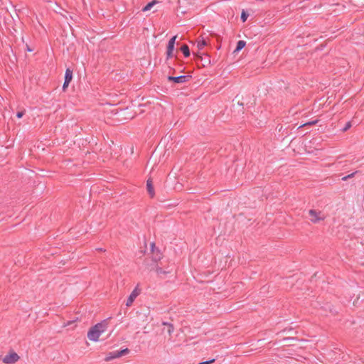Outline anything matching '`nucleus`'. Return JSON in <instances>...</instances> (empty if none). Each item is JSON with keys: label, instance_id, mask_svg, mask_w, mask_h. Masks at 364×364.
Wrapping results in <instances>:
<instances>
[{"label": "nucleus", "instance_id": "f257e3e1", "mask_svg": "<svg viewBox=\"0 0 364 364\" xmlns=\"http://www.w3.org/2000/svg\"><path fill=\"white\" fill-rule=\"evenodd\" d=\"M106 328L107 326L105 323H99L89 330L87 338L92 341L97 342L102 333L106 331Z\"/></svg>", "mask_w": 364, "mask_h": 364}, {"label": "nucleus", "instance_id": "f03ea898", "mask_svg": "<svg viewBox=\"0 0 364 364\" xmlns=\"http://www.w3.org/2000/svg\"><path fill=\"white\" fill-rule=\"evenodd\" d=\"M308 215L309 219L313 223H318L326 218L325 215L321 211L314 209H311L308 211Z\"/></svg>", "mask_w": 364, "mask_h": 364}, {"label": "nucleus", "instance_id": "7ed1b4c3", "mask_svg": "<svg viewBox=\"0 0 364 364\" xmlns=\"http://www.w3.org/2000/svg\"><path fill=\"white\" fill-rule=\"evenodd\" d=\"M20 360V356L14 350H10L3 357L2 362L4 364H15Z\"/></svg>", "mask_w": 364, "mask_h": 364}, {"label": "nucleus", "instance_id": "20e7f679", "mask_svg": "<svg viewBox=\"0 0 364 364\" xmlns=\"http://www.w3.org/2000/svg\"><path fill=\"white\" fill-rule=\"evenodd\" d=\"M140 290L136 287L130 294L126 301V306L129 307L132 305L135 299L139 295Z\"/></svg>", "mask_w": 364, "mask_h": 364}, {"label": "nucleus", "instance_id": "39448f33", "mask_svg": "<svg viewBox=\"0 0 364 364\" xmlns=\"http://www.w3.org/2000/svg\"><path fill=\"white\" fill-rule=\"evenodd\" d=\"M190 77H191L188 76V75H181V76H178V77L168 76V80L173 82L177 84H182V83H184V82L188 81Z\"/></svg>", "mask_w": 364, "mask_h": 364}, {"label": "nucleus", "instance_id": "423d86ee", "mask_svg": "<svg viewBox=\"0 0 364 364\" xmlns=\"http://www.w3.org/2000/svg\"><path fill=\"white\" fill-rule=\"evenodd\" d=\"M209 39L205 38L203 36H199L198 40L196 41L197 48L199 50H201L205 46L209 45Z\"/></svg>", "mask_w": 364, "mask_h": 364}, {"label": "nucleus", "instance_id": "0eeeda50", "mask_svg": "<svg viewBox=\"0 0 364 364\" xmlns=\"http://www.w3.org/2000/svg\"><path fill=\"white\" fill-rule=\"evenodd\" d=\"M159 2L156 0H153L152 1L149 2L148 4H146L143 9V12H148L151 10H153V12L157 11V9H154V6L157 5Z\"/></svg>", "mask_w": 364, "mask_h": 364}, {"label": "nucleus", "instance_id": "6e6552de", "mask_svg": "<svg viewBox=\"0 0 364 364\" xmlns=\"http://www.w3.org/2000/svg\"><path fill=\"white\" fill-rule=\"evenodd\" d=\"M146 189L150 196L153 198L155 195V192L153 186V182L151 178H149L146 181Z\"/></svg>", "mask_w": 364, "mask_h": 364}, {"label": "nucleus", "instance_id": "1a4fd4ad", "mask_svg": "<svg viewBox=\"0 0 364 364\" xmlns=\"http://www.w3.org/2000/svg\"><path fill=\"white\" fill-rule=\"evenodd\" d=\"M162 324L165 326H166V331L169 336H171V334L174 331V326L173 324L167 323V322H163Z\"/></svg>", "mask_w": 364, "mask_h": 364}, {"label": "nucleus", "instance_id": "9d476101", "mask_svg": "<svg viewBox=\"0 0 364 364\" xmlns=\"http://www.w3.org/2000/svg\"><path fill=\"white\" fill-rule=\"evenodd\" d=\"M73 79V71L70 68H67L65 73V81L71 82Z\"/></svg>", "mask_w": 364, "mask_h": 364}, {"label": "nucleus", "instance_id": "9b49d317", "mask_svg": "<svg viewBox=\"0 0 364 364\" xmlns=\"http://www.w3.org/2000/svg\"><path fill=\"white\" fill-rule=\"evenodd\" d=\"M246 45V42L244 41H239L237 43V47L235 50H234V53H237L240 50H242Z\"/></svg>", "mask_w": 364, "mask_h": 364}, {"label": "nucleus", "instance_id": "f8f14e48", "mask_svg": "<svg viewBox=\"0 0 364 364\" xmlns=\"http://www.w3.org/2000/svg\"><path fill=\"white\" fill-rule=\"evenodd\" d=\"M181 50V51L183 52V55L186 57H188L190 55L189 48H188V46L187 45L182 46Z\"/></svg>", "mask_w": 364, "mask_h": 364}, {"label": "nucleus", "instance_id": "ddd939ff", "mask_svg": "<svg viewBox=\"0 0 364 364\" xmlns=\"http://www.w3.org/2000/svg\"><path fill=\"white\" fill-rule=\"evenodd\" d=\"M173 49H174V45L168 43V48H167V55L168 57L172 56Z\"/></svg>", "mask_w": 364, "mask_h": 364}, {"label": "nucleus", "instance_id": "4468645a", "mask_svg": "<svg viewBox=\"0 0 364 364\" xmlns=\"http://www.w3.org/2000/svg\"><path fill=\"white\" fill-rule=\"evenodd\" d=\"M129 352L127 348L122 350L120 351L115 352V357H121Z\"/></svg>", "mask_w": 364, "mask_h": 364}, {"label": "nucleus", "instance_id": "2eb2a0df", "mask_svg": "<svg viewBox=\"0 0 364 364\" xmlns=\"http://www.w3.org/2000/svg\"><path fill=\"white\" fill-rule=\"evenodd\" d=\"M117 357H115V352H113V353H110L106 358H105V360L106 361H109L114 358H117Z\"/></svg>", "mask_w": 364, "mask_h": 364}, {"label": "nucleus", "instance_id": "dca6fc26", "mask_svg": "<svg viewBox=\"0 0 364 364\" xmlns=\"http://www.w3.org/2000/svg\"><path fill=\"white\" fill-rule=\"evenodd\" d=\"M248 17V14L245 12V11H242L241 14V19L242 22H245L247 21V18Z\"/></svg>", "mask_w": 364, "mask_h": 364}, {"label": "nucleus", "instance_id": "f3484780", "mask_svg": "<svg viewBox=\"0 0 364 364\" xmlns=\"http://www.w3.org/2000/svg\"><path fill=\"white\" fill-rule=\"evenodd\" d=\"M156 272L158 274H164L165 272H164L162 270V269L159 267H156V269H155Z\"/></svg>", "mask_w": 364, "mask_h": 364}, {"label": "nucleus", "instance_id": "a211bd4d", "mask_svg": "<svg viewBox=\"0 0 364 364\" xmlns=\"http://www.w3.org/2000/svg\"><path fill=\"white\" fill-rule=\"evenodd\" d=\"M176 38H177V36H174L173 37H172V38L169 40L168 43L174 45V44H175V41H176Z\"/></svg>", "mask_w": 364, "mask_h": 364}, {"label": "nucleus", "instance_id": "6ab92c4d", "mask_svg": "<svg viewBox=\"0 0 364 364\" xmlns=\"http://www.w3.org/2000/svg\"><path fill=\"white\" fill-rule=\"evenodd\" d=\"M316 123V121L310 122L305 123V124L301 125L299 127H304V126H306V125L315 124Z\"/></svg>", "mask_w": 364, "mask_h": 364}, {"label": "nucleus", "instance_id": "aec40b11", "mask_svg": "<svg viewBox=\"0 0 364 364\" xmlns=\"http://www.w3.org/2000/svg\"><path fill=\"white\" fill-rule=\"evenodd\" d=\"M214 362H215V359H212V360H208V361L200 363L198 364H211V363H213Z\"/></svg>", "mask_w": 364, "mask_h": 364}, {"label": "nucleus", "instance_id": "412c9836", "mask_svg": "<svg viewBox=\"0 0 364 364\" xmlns=\"http://www.w3.org/2000/svg\"><path fill=\"white\" fill-rule=\"evenodd\" d=\"M70 82L65 81L63 85V90H65L69 85Z\"/></svg>", "mask_w": 364, "mask_h": 364}, {"label": "nucleus", "instance_id": "4be33fe9", "mask_svg": "<svg viewBox=\"0 0 364 364\" xmlns=\"http://www.w3.org/2000/svg\"><path fill=\"white\" fill-rule=\"evenodd\" d=\"M23 113L21 112H18L16 114L18 118H21L23 117Z\"/></svg>", "mask_w": 364, "mask_h": 364}, {"label": "nucleus", "instance_id": "5701e85b", "mask_svg": "<svg viewBox=\"0 0 364 364\" xmlns=\"http://www.w3.org/2000/svg\"><path fill=\"white\" fill-rule=\"evenodd\" d=\"M186 1V0H178V3H179V4H182V5H184V4H185V1Z\"/></svg>", "mask_w": 364, "mask_h": 364}, {"label": "nucleus", "instance_id": "b1692460", "mask_svg": "<svg viewBox=\"0 0 364 364\" xmlns=\"http://www.w3.org/2000/svg\"><path fill=\"white\" fill-rule=\"evenodd\" d=\"M350 127V123H348V124L346 125V127L344 129V131L347 130V129H348Z\"/></svg>", "mask_w": 364, "mask_h": 364}, {"label": "nucleus", "instance_id": "393cba45", "mask_svg": "<svg viewBox=\"0 0 364 364\" xmlns=\"http://www.w3.org/2000/svg\"><path fill=\"white\" fill-rule=\"evenodd\" d=\"M73 323V321H69L66 324H65L64 326H68V325H70V324H71Z\"/></svg>", "mask_w": 364, "mask_h": 364}, {"label": "nucleus", "instance_id": "a878e982", "mask_svg": "<svg viewBox=\"0 0 364 364\" xmlns=\"http://www.w3.org/2000/svg\"><path fill=\"white\" fill-rule=\"evenodd\" d=\"M196 55H197V57H198L199 59H200V60L202 59V56H201L200 55L197 54Z\"/></svg>", "mask_w": 364, "mask_h": 364}, {"label": "nucleus", "instance_id": "bb28decb", "mask_svg": "<svg viewBox=\"0 0 364 364\" xmlns=\"http://www.w3.org/2000/svg\"><path fill=\"white\" fill-rule=\"evenodd\" d=\"M351 176H353V174H351V175H349V176H346V177H344V178H343V179H344V180H345V179H346L347 178H349V177H350Z\"/></svg>", "mask_w": 364, "mask_h": 364}]
</instances>
